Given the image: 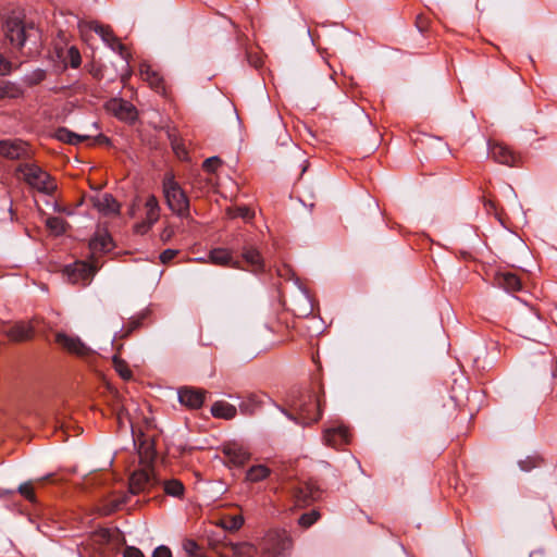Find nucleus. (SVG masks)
I'll return each mask as SVG.
<instances>
[{
  "label": "nucleus",
  "instance_id": "nucleus-1",
  "mask_svg": "<svg viewBox=\"0 0 557 557\" xmlns=\"http://www.w3.org/2000/svg\"><path fill=\"white\" fill-rule=\"evenodd\" d=\"M292 407L297 414L289 413L283 408L280 410L298 424L310 425L319 421L322 416V397L314 391L297 392L292 395Z\"/></svg>",
  "mask_w": 557,
  "mask_h": 557
},
{
  "label": "nucleus",
  "instance_id": "nucleus-2",
  "mask_svg": "<svg viewBox=\"0 0 557 557\" xmlns=\"http://www.w3.org/2000/svg\"><path fill=\"white\" fill-rule=\"evenodd\" d=\"M163 485L166 495L181 498L184 495L185 487L176 479L162 482L154 473L152 468L135 470L129 476V491L132 494H139L152 491L159 485Z\"/></svg>",
  "mask_w": 557,
  "mask_h": 557
},
{
  "label": "nucleus",
  "instance_id": "nucleus-3",
  "mask_svg": "<svg viewBox=\"0 0 557 557\" xmlns=\"http://www.w3.org/2000/svg\"><path fill=\"white\" fill-rule=\"evenodd\" d=\"M5 36L11 45L18 50L26 48L28 53L38 50L39 32L32 23L10 18L7 21Z\"/></svg>",
  "mask_w": 557,
  "mask_h": 557
},
{
  "label": "nucleus",
  "instance_id": "nucleus-4",
  "mask_svg": "<svg viewBox=\"0 0 557 557\" xmlns=\"http://www.w3.org/2000/svg\"><path fill=\"white\" fill-rule=\"evenodd\" d=\"M162 190L165 198L168 208L178 218L187 219L190 216V201L181 187L175 181L172 173H166L162 180Z\"/></svg>",
  "mask_w": 557,
  "mask_h": 557
},
{
  "label": "nucleus",
  "instance_id": "nucleus-5",
  "mask_svg": "<svg viewBox=\"0 0 557 557\" xmlns=\"http://www.w3.org/2000/svg\"><path fill=\"white\" fill-rule=\"evenodd\" d=\"M17 172L23 174L24 181L38 191L52 195L57 189L54 178L34 163H22L17 166Z\"/></svg>",
  "mask_w": 557,
  "mask_h": 557
},
{
  "label": "nucleus",
  "instance_id": "nucleus-6",
  "mask_svg": "<svg viewBox=\"0 0 557 557\" xmlns=\"http://www.w3.org/2000/svg\"><path fill=\"white\" fill-rule=\"evenodd\" d=\"M289 495L296 507L302 508L321 497V490L311 482H297L288 487Z\"/></svg>",
  "mask_w": 557,
  "mask_h": 557
},
{
  "label": "nucleus",
  "instance_id": "nucleus-7",
  "mask_svg": "<svg viewBox=\"0 0 557 557\" xmlns=\"http://www.w3.org/2000/svg\"><path fill=\"white\" fill-rule=\"evenodd\" d=\"M98 268L85 261H76L64 268V275L72 284L87 286L91 283Z\"/></svg>",
  "mask_w": 557,
  "mask_h": 557
},
{
  "label": "nucleus",
  "instance_id": "nucleus-8",
  "mask_svg": "<svg viewBox=\"0 0 557 557\" xmlns=\"http://www.w3.org/2000/svg\"><path fill=\"white\" fill-rule=\"evenodd\" d=\"M161 207L154 195H149L145 201V216L135 223L134 232L137 235L147 234L160 218Z\"/></svg>",
  "mask_w": 557,
  "mask_h": 557
},
{
  "label": "nucleus",
  "instance_id": "nucleus-9",
  "mask_svg": "<svg viewBox=\"0 0 557 557\" xmlns=\"http://www.w3.org/2000/svg\"><path fill=\"white\" fill-rule=\"evenodd\" d=\"M0 156L9 160L28 158V145L22 139L0 140Z\"/></svg>",
  "mask_w": 557,
  "mask_h": 557
},
{
  "label": "nucleus",
  "instance_id": "nucleus-10",
  "mask_svg": "<svg viewBox=\"0 0 557 557\" xmlns=\"http://www.w3.org/2000/svg\"><path fill=\"white\" fill-rule=\"evenodd\" d=\"M94 32L101 37L106 45L114 52H117L122 59H127L126 48L113 34L109 26L95 23L92 26Z\"/></svg>",
  "mask_w": 557,
  "mask_h": 557
},
{
  "label": "nucleus",
  "instance_id": "nucleus-11",
  "mask_svg": "<svg viewBox=\"0 0 557 557\" xmlns=\"http://www.w3.org/2000/svg\"><path fill=\"white\" fill-rule=\"evenodd\" d=\"M55 342L65 350L79 357L88 356L91 349L79 337L69 336L64 333L55 335Z\"/></svg>",
  "mask_w": 557,
  "mask_h": 557
},
{
  "label": "nucleus",
  "instance_id": "nucleus-12",
  "mask_svg": "<svg viewBox=\"0 0 557 557\" xmlns=\"http://www.w3.org/2000/svg\"><path fill=\"white\" fill-rule=\"evenodd\" d=\"M178 401L190 409H199L205 401L206 392L196 387H182L177 392Z\"/></svg>",
  "mask_w": 557,
  "mask_h": 557
},
{
  "label": "nucleus",
  "instance_id": "nucleus-13",
  "mask_svg": "<svg viewBox=\"0 0 557 557\" xmlns=\"http://www.w3.org/2000/svg\"><path fill=\"white\" fill-rule=\"evenodd\" d=\"M488 156L496 162L508 166L517 164L516 154L508 147L498 143H487Z\"/></svg>",
  "mask_w": 557,
  "mask_h": 557
},
{
  "label": "nucleus",
  "instance_id": "nucleus-14",
  "mask_svg": "<svg viewBox=\"0 0 557 557\" xmlns=\"http://www.w3.org/2000/svg\"><path fill=\"white\" fill-rule=\"evenodd\" d=\"M223 454L228 463L236 467H243L250 459V453L237 443L224 445Z\"/></svg>",
  "mask_w": 557,
  "mask_h": 557
},
{
  "label": "nucleus",
  "instance_id": "nucleus-15",
  "mask_svg": "<svg viewBox=\"0 0 557 557\" xmlns=\"http://www.w3.org/2000/svg\"><path fill=\"white\" fill-rule=\"evenodd\" d=\"M323 440L327 445L337 447L349 442V431L343 425L327 429L324 432Z\"/></svg>",
  "mask_w": 557,
  "mask_h": 557
},
{
  "label": "nucleus",
  "instance_id": "nucleus-16",
  "mask_svg": "<svg viewBox=\"0 0 557 557\" xmlns=\"http://www.w3.org/2000/svg\"><path fill=\"white\" fill-rule=\"evenodd\" d=\"M94 206L104 215H115L120 212V205L111 194L99 196L95 200Z\"/></svg>",
  "mask_w": 557,
  "mask_h": 557
},
{
  "label": "nucleus",
  "instance_id": "nucleus-17",
  "mask_svg": "<svg viewBox=\"0 0 557 557\" xmlns=\"http://www.w3.org/2000/svg\"><path fill=\"white\" fill-rule=\"evenodd\" d=\"M243 259L251 268V271L259 273L264 271V262L260 251L253 246H245L243 249Z\"/></svg>",
  "mask_w": 557,
  "mask_h": 557
},
{
  "label": "nucleus",
  "instance_id": "nucleus-18",
  "mask_svg": "<svg viewBox=\"0 0 557 557\" xmlns=\"http://www.w3.org/2000/svg\"><path fill=\"white\" fill-rule=\"evenodd\" d=\"M213 264L240 269L239 261L234 260L232 253L225 248H214L209 255Z\"/></svg>",
  "mask_w": 557,
  "mask_h": 557
},
{
  "label": "nucleus",
  "instance_id": "nucleus-19",
  "mask_svg": "<svg viewBox=\"0 0 557 557\" xmlns=\"http://www.w3.org/2000/svg\"><path fill=\"white\" fill-rule=\"evenodd\" d=\"M89 246L94 252L107 253L112 249L113 239L108 232H98L91 238Z\"/></svg>",
  "mask_w": 557,
  "mask_h": 557
},
{
  "label": "nucleus",
  "instance_id": "nucleus-20",
  "mask_svg": "<svg viewBox=\"0 0 557 557\" xmlns=\"http://www.w3.org/2000/svg\"><path fill=\"white\" fill-rule=\"evenodd\" d=\"M496 281L497 285L507 292H517L521 289L520 278L511 272L500 273Z\"/></svg>",
  "mask_w": 557,
  "mask_h": 557
},
{
  "label": "nucleus",
  "instance_id": "nucleus-21",
  "mask_svg": "<svg viewBox=\"0 0 557 557\" xmlns=\"http://www.w3.org/2000/svg\"><path fill=\"white\" fill-rule=\"evenodd\" d=\"M211 413L215 418L230 420L236 417L237 409L228 403L215 401L211 407Z\"/></svg>",
  "mask_w": 557,
  "mask_h": 557
},
{
  "label": "nucleus",
  "instance_id": "nucleus-22",
  "mask_svg": "<svg viewBox=\"0 0 557 557\" xmlns=\"http://www.w3.org/2000/svg\"><path fill=\"white\" fill-rule=\"evenodd\" d=\"M54 137L62 143L70 144V145H77L84 140L89 139L88 135H79L76 134L66 127H59L55 133Z\"/></svg>",
  "mask_w": 557,
  "mask_h": 557
},
{
  "label": "nucleus",
  "instance_id": "nucleus-23",
  "mask_svg": "<svg viewBox=\"0 0 557 557\" xmlns=\"http://www.w3.org/2000/svg\"><path fill=\"white\" fill-rule=\"evenodd\" d=\"M271 474V470L264 465H255L246 472V481L257 483L265 480Z\"/></svg>",
  "mask_w": 557,
  "mask_h": 557
},
{
  "label": "nucleus",
  "instance_id": "nucleus-24",
  "mask_svg": "<svg viewBox=\"0 0 557 557\" xmlns=\"http://www.w3.org/2000/svg\"><path fill=\"white\" fill-rule=\"evenodd\" d=\"M21 95L22 90L16 84L0 78V100L5 98L15 99Z\"/></svg>",
  "mask_w": 557,
  "mask_h": 557
},
{
  "label": "nucleus",
  "instance_id": "nucleus-25",
  "mask_svg": "<svg viewBox=\"0 0 557 557\" xmlns=\"http://www.w3.org/2000/svg\"><path fill=\"white\" fill-rule=\"evenodd\" d=\"M47 228L55 236L65 234L69 223L59 216H49L46 220Z\"/></svg>",
  "mask_w": 557,
  "mask_h": 557
},
{
  "label": "nucleus",
  "instance_id": "nucleus-26",
  "mask_svg": "<svg viewBox=\"0 0 557 557\" xmlns=\"http://www.w3.org/2000/svg\"><path fill=\"white\" fill-rule=\"evenodd\" d=\"M146 317H147L146 313H141V314L136 315V317H132L128 320V323L121 327V330H120V337L121 338H126V337L131 336V334L134 331H136L137 329H139L143 325V321L146 319Z\"/></svg>",
  "mask_w": 557,
  "mask_h": 557
},
{
  "label": "nucleus",
  "instance_id": "nucleus-27",
  "mask_svg": "<svg viewBox=\"0 0 557 557\" xmlns=\"http://www.w3.org/2000/svg\"><path fill=\"white\" fill-rule=\"evenodd\" d=\"M289 546L290 541L284 540L280 543V545L264 549L260 557H287L286 549H288Z\"/></svg>",
  "mask_w": 557,
  "mask_h": 557
},
{
  "label": "nucleus",
  "instance_id": "nucleus-28",
  "mask_svg": "<svg viewBox=\"0 0 557 557\" xmlns=\"http://www.w3.org/2000/svg\"><path fill=\"white\" fill-rule=\"evenodd\" d=\"M9 335L13 341H25L30 337L32 329L24 324H17L11 327Z\"/></svg>",
  "mask_w": 557,
  "mask_h": 557
},
{
  "label": "nucleus",
  "instance_id": "nucleus-29",
  "mask_svg": "<svg viewBox=\"0 0 557 557\" xmlns=\"http://www.w3.org/2000/svg\"><path fill=\"white\" fill-rule=\"evenodd\" d=\"M141 75L146 76V79L150 83V85L159 89L162 83V78L154 70L151 69L148 64H143L140 69Z\"/></svg>",
  "mask_w": 557,
  "mask_h": 557
},
{
  "label": "nucleus",
  "instance_id": "nucleus-30",
  "mask_svg": "<svg viewBox=\"0 0 557 557\" xmlns=\"http://www.w3.org/2000/svg\"><path fill=\"white\" fill-rule=\"evenodd\" d=\"M120 119L134 120L136 117V109L128 102H121L116 111Z\"/></svg>",
  "mask_w": 557,
  "mask_h": 557
},
{
  "label": "nucleus",
  "instance_id": "nucleus-31",
  "mask_svg": "<svg viewBox=\"0 0 557 557\" xmlns=\"http://www.w3.org/2000/svg\"><path fill=\"white\" fill-rule=\"evenodd\" d=\"M230 214L232 218H242L246 222L251 221L255 216V212L246 206L236 207Z\"/></svg>",
  "mask_w": 557,
  "mask_h": 557
},
{
  "label": "nucleus",
  "instance_id": "nucleus-32",
  "mask_svg": "<svg viewBox=\"0 0 557 557\" xmlns=\"http://www.w3.org/2000/svg\"><path fill=\"white\" fill-rule=\"evenodd\" d=\"M244 524V518L240 515L232 516L224 520L223 525L226 530L237 531Z\"/></svg>",
  "mask_w": 557,
  "mask_h": 557
},
{
  "label": "nucleus",
  "instance_id": "nucleus-33",
  "mask_svg": "<svg viewBox=\"0 0 557 557\" xmlns=\"http://www.w3.org/2000/svg\"><path fill=\"white\" fill-rule=\"evenodd\" d=\"M260 405L256 395L249 397V401H243L239 405V409L244 414H252L256 407Z\"/></svg>",
  "mask_w": 557,
  "mask_h": 557
},
{
  "label": "nucleus",
  "instance_id": "nucleus-34",
  "mask_svg": "<svg viewBox=\"0 0 557 557\" xmlns=\"http://www.w3.org/2000/svg\"><path fill=\"white\" fill-rule=\"evenodd\" d=\"M320 518V513L317 510H312L309 513H302L299 518V524L308 528L312 525Z\"/></svg>",
  "mask_w": 557,
  "mask_h": 557
},
{
  "label": "nucleus",
  "instance_id": "nucleus-35",
  "mask_svg": "<svg viewBox=\"0 0 557 557\" xmlns=\"http://www.w3.org/2000/svg\"><path fill=\"white\" fill-rule=\"evenodd\" d=\"M18 492L21 495H23L26 499H28L32 503L36 502L35 494L32 490L30 484L23 483L18 486Z\"/></svg>",
  "mask_w": 557,
  "mask_h": 557
},
{
  "label": "nucleus",
  "instance_id": "nucleus-36",
  "mask_svg": "<svg viewBox=\"0 0 557 557\" xmlns=\"http://www.w3.org/2000/svg\"><path fill=\"white\" fill-rule=\"evenodd\" d=\"M183 548L188 557H191L200 550V547L194 540H185L183 543Z\"/></svg>",
  "mask_w": 557,
  "mask_h": 557
},
{
  "label": "nucleus",
  "instance_id": "nucleus-37",
  "mask_svg": "<svg viewBox=\"0 0 557 557\" xmlns=\"http://www.w3.org/2000/svg\"><path fill=\"white\" fill-rule=\"evenodd\" d=\"M222 163L221 159L216 156L210 157L205 160L202 166L208 172H214L216 166Z\"/></svg>",
  "mask_w": 557,
  "mask_h": 557
},
{
  "label": "nucleus",
  "instance_id": "nucleus-38",
  "mask_svg": "<svg viewBox=\"0 0 557 557\" xmlns=\"http://www.w3.org/2000/svg\"><path fill=\"white\" fill-rule=\"evenodd\" d=\"M178 250L176 249H165L163 250L160 256H159V259L161 261V263L163 264H168L171 260H173L177 255H178Z\"/></svg>",
  "mask_w": 557,
  "mask_h": 557
},
{
  "label": "nucleus",
  "instance_id": "nucleus-39",
  "mask_svg": "<svg viewBox=\"0 0 557 557\" xmlns=\"http://www.w3.org/2000/svg\"><path fill=\"white\" fill-rule=\"evenodd\" d=\"M518 465L522 471L529 472L537 466V460L528 457L527 459L520 460Z\"/></svg>",
  "mask_w": 557,
  "mask_h": 557
},
{
  "label": "nucleus",
  "instance_id": "nucleus-40",
  "mask_svg": "<svg viewBox=\"0 0 557 557\" xmlns=\"http://www.w3.org/2000/svg\"><path fill=\"white\" fill-rule=\"evenodd\" d=\"M69 55L71 58V66L74 69L78 67L82 61L78 50L74 47L70 48Z\"/></svg>",
  "mask_w": 557,
  "mask_h": 557
},
{
  "label": "nucleus",
  "instance_id": "nucleus-41",
  "mask_svg": "<svg viewBox=\"0 0 557 557\" xmlns=\"http://www.w3.org/2000/svg\"><path fill=\"white\" fill-rule=\"evenodd\" d=\"M175 230L172 225H166L160 233V239L164 244L170 242L171 238L174 236Z\"/></svg>",
  "mask_w": 557,
  "mask_h": 557
},
{
  "label": "nucleus",
  "instance_id": "nucleus-42",
  "mask_svg": "<svg viewBox=\"0 0 557 557\" xmlns=\"http://www.w3.org/2000/svg\"><path fill=\"white\" fill-rule=\"evenodd\" d=\"M152 557H172V552L168 546L160 545L154 548Z\"/></svg>",
  "mask_w": 557,
  "mask_h": 557
},
{
  "label": "nucleus",
  "instance_id": "nucleus-43",
  "mask_svg": "<svg viewBox=\"0 0 557 557\" xmlns=\"http://www.w3.org/2000/svg\"><path fill=\"white\" fill-rule=\"evenodd\" d=\"M124 557H145L141 550L134 546H127L124 550Z\"/></svg>",
  "mask_w": 557,
  "mask_h": 557
},
{
  "label": "nucleus",
  "instance_id": "nucleus-44",
  "mask_svg": "<svg viewBox=\"0 0 557 557\" xmlns=\"http://www.w3.org/2000/svg\"><path fill=\"white\" fill-rule=\"evenodd\" d=\"M52 209L57 213H64L66 215H72L73 214V211L70 208L60 205L58 201H54L52 203Z\"/></svg>",
  "mask_w": 557,
  "mask_h": 557
},
{
  "label": "nucleus",
  "instance_id": "nucleus-45",
  "mask_svg": "<svg viewBox=\"0 0 557 557\" xmlns=\"http://www.w3.org/2000/svg\"><path fill=\"white\" fill-rule=\"evenodd\" d=\"M11 64L9 61L4 59V57L0 53V75H7L10 73Z\"/></svg>",
  "mask_w": 557,
  "mask_h": 557
},
{
  "label": "nucleus",
  "instance_id": "nucleus-46",
  "mask_svg": "<svg viewBox=\"0 0 557 557\" xmlns=\"http://www.w3.org/2000/svg\"><path fill=\"white\" fill-rule=\"evenodd\" d=\"M116 370L117 372L120 373V375L125 379V380H128L131 379L132 376V372L129 369H127L125 366H119L116 364Z\"/></svg>",
  "mask_w": 557,
  "mask_h": 557
},
{
  "label": "nucleus",
  "instance_id": "nucleus-47",
  "mask_svg": "<svg viewBox=\"0 0 557 557\" xmlns=\"http://www.w3.org/2000/svg\"><path fill=\"white\" fill-rule=\"evenodd\" d=\"M296 284L298 285L300 292L302 293L305 299L310 304V296H309V293L307 290L306 287H304L300 282H299V278H296Z\"/></svg>",
  "mask_w": 557,
  "mask_h": 557
},
{
  "label": "nucleus",
  "instance_id": "nucleus-48",
  "mask_svg": "<svg viewBox=\"0 0 557 557\" xmlns=\"http://www.w3.org/2000/svg\"><path fill=\"white\" fill-rule=\"evenodd\" d=\"M248 62L256 69H258L261 64V60L259 58H252L250 53H247Z\"/></svg>",
  "mask_w": 557,
  "mask_h": 557
},
{
  "label": "nucleus",
  "instance_id": "nucleus-49",
  "mask_svg": "<svg viewBox=\"0 0 557 557\" xmlns=\"http://www.w3.org/2000/svg\"><path fill=\"white\" fill-rule=\"evenodd\" d=\"M95 140L99 144H106V145H109L110 144V138L107 137L106 135L103 134H99Z\"/></svg>",
  "mask_w": 557,
  "mask_h": 557
},
{
  "label": "nucleus",
  "instance_id": "nucleus-50",
  "mask_svg": "<svg viewBox=\"0 0 557 557\" xmlns=\"http://www.w3.org/2000/svg\"><path fill=\"white\" fill-rule=\"evenodd\" d=\"M484 206H485V208H486L487 210H490V209H495V205H494V202H493L492 200H487V201H485Z\"/></svg>",
  "mask_w": 557,
  "mask_h": 557
},
{
  "label": "nucleus",
  "instance_id": "nucleus-51",
  "mask_svg": "<svg viewBox=\"0 0 557 557\" xmlns=\"http://www.w3.org/2000/svg\"><path fill=\"white\" fill-rule=\"evenodd\" d=\"M44 77H45V72H44V71H39L37 81L39 82V81H41Z\"/></svg>",
  "mask_w": 557,
  "mask_h": 557
},
{
  "label": "nucleus",
  "instance_id": "nucleus-52",
  "mask_svg": "<svg viewBox=\"0 0 557 557\" xmlns=\"http://www.w3.org/2000/svg\"><path fill=\"white\" fill-rule=\"evenodd\" d=\"M191 557H206L200 550Z\"/></svg>",
  "mask_w": 557,
  "mask_h": 557
},
{
  "label": "nucleus",
  "instance_id": "nucleus-53",
  "mask_svg": "<svg viewBox=\"0 0 557 557\" xmlns=\"http://www.w3.org/2000/svg\"><path fill=\"white\" fill-rule=\"evenodd\" d=\"M417 26L419 30L422 33L424 30L423 26L420 24V22L417 23Z\"/></svg>",
  "mask_w": 557,
  "mask_h": 557
},
{
  "label": "nucleus",
  "instance_id": "nucleus-54",
  "mask_svg": "<svg viewBox=\"0 0 557 557\" xmlns=\"http://www.w3.org/2000/svg\"><path fill=\"white\" fill-rule=\"evenodd\" d=\"M37 529H38V531L42 532L44 534H47V532H46V531H44V530L41 529V527H40V525H38V528H37Z\"/></svg>",
  "mask_w": 557,
  "mask_h": 557
}]
</instances>
